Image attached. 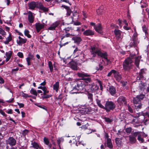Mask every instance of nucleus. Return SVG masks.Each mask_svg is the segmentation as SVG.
I'll return each instance as SVG.
<instances>
[{"label": "nucleus", "mask_w": 149, "mask_h": 149, "mask_svg": "<svg viewBox=\"0 0 149 149\" xmlns=\"http://www.w3.org/2000/svg\"><path fill=\"white\" fill-rule=\"evenodd\" d=\"M115 140L117 145L118 146H120L121 142V139L118 138H116L115 139Z\"/></svg>", "instance_id": "72a5a7b5"}, {"label": "nucleus", "mask_w": 149, "mask_h": 149, "mask_svg": "<svg viewBox=\"0 0 149 149\" xmlns=\"http://www.w3.org/2000/svg\"><path fill=\"white\" fill-rule=\"evenodd\" d=\"M115 107V104L112 101L106 102L105 107L103 109H105L107 111H109L111 110H113Z\"/></svg>", "instance_id": "39448f33"}, {"label": "nucleus", "mask_w": 149, "mask_h": 149, "mask_svg": "<svg viewBox=\"0 0 149 149\" xmlns=\"http://www.w3.org/2000/svg\"><path fill=\"white\" fill-rule=\"evenodd\" d=\"M28 20L30 23H32L33 22L34 18L33 17L32 13L31 11H29L28 12Z\"/></svg>", "instance_id": "aec40b11"}, {"label": "nucleus", "mask_w": 149, "mask_h": 149, "mask_svg": "<svg viewBox=\"0 0 149 149\" xmlns=\"http://www.w3.org/2000/svg\"><path fill=\"white\" fill-rule=\"evenodd\" d=\"M29 131L27 130H25L22 132V134L24 136H25L29 132Z\"/></svg>", "instance_id": "0e129e2a"}, {"label": "nucleus", "mask_w": 149, "mask_h": 149, "mask_svg": "<svg viewBox=\"0 0 149 149\" xmlns=\"http://www.w3.org/2000/svg\"><path fill=\"white\" fill-rule=\"evenodd\" d=\"M115 70H111V71L108 73L107 75V76L108 77H110L112 73H113L114 74V72H115Z\"/></svg>", "instance_id": "5fc2aeb1"}, {"label": "nucleus", "mask_w": 149, "mask_h": 149, "mask_svg": "<svg viewBox=\"0 0 149 149\" xmlns=\"http://www.w3.org/2000/svg\"><path fill=\"white\" fill-rule=\"evenodd\" d=\"M109 92L112 95H114L116 93V88L113 86H110L108 90Z\"/></svg>", "instance_id": "6ab92c4d"}, {"label": "nucleus", "mask_w": 149, "mask_h": 149, "mask_svg": "<svg viewBox=\"0 0 149 149\" xmlns=\"http://www.w3.org/2000/svg\"><path fill=\"white\" fill-rule=\"evenodd\" d=\"M139 62L140 59L139 58H136L135 60V64L138 68H139Z\"/></svg>", "instance_id": "f704fd0d"}, {"label": "nucleus", "mask_w": 149, "mask_h": 149, "mask_svg": "<svg viewBox=\"0 0 149 149\" xmlns=\"http://www.w3.org/2000/svg\"><path fill=\"white\" fill-rule=\"evenodd\" d=\"M0 34L3 36H5L6 33L3 30L2 28L0 27Z\"/></svg>", "instance_id": "09e8293b"}, {"label": "nucleus", "mask_w": 149, "mask_h": 149, "mask_svg": "<svg viewBox=\"0 0 149 149\" xmlns=\"http://www.w3.org/2000/svg\"><path fill=\"white\" fill-rule=\"evenodd\" d=\"M60 24L59 21H56L53 23L48 28V29L50 30H54Z\"/></svg>", "instance_id": "f8f14e48"}, {"label": "nucleus", "mask_w": 149, "mask_h": 149, "mask_svg": "<svg viewBox=\"0 0 149 149\" xmlns=\"http://www.w3.org/2000/svg\"><path fill=\"white\" fill-rule=\"evenodd\" d=\"M16 140L13 137H10L6 141V143L11 146H14L16 144Z\"/></svg>", "instance_id": "9b49d317"}, {"label": "nucleus", "mask_w": 149, "mask_h": 149, "mask_svg": "<svg viewBox=\"0 0 149 149\" xmlns=\"http://www.w3.org/2000/svg\"><path fill=\"white\" fill-rule=\"evenodd\" d=\"M94 28L95 30L99 33L102 34V27L100 24H98L94 26Z\"/></svg>", "instance_id": "a211bd4d"}, {"label": "nucleus", "mask_w": 149, "mask_h": 149, "mask_svg": "<svg viewBox=\"0 0 149 149\" xmlns=\"http://www.w3.org/2000/svg\"><path fill=\"white\" fill-rule=\"evenodd\" d=\"M48 64L50 70L51 72H52L53 70V66L52 63L51 61H49L48 62Z\"/></svg>", "instance_id": "e433bc0d"}, {"label": "nucleus", "mask_w": 149, "mask_h": 149, "mask_svg": "<svg viewBox=\"0 0 149 149\" xmlns=\"http://www.w3.org/2000/svg\"><path fill=\"white\" fill-rule=\"evenodd\" d=\"M69 66L74 70H77V63L74 61H72L68 64Z\"/></svg>", "instance_id": "2eb2a0df"}, {"label": "nucleus", "mask_w": 149, "mask_h": 149, "mask_svg": "<svg viewBox=\"0 0 149 149\" xmlns=\"http://www.w3.org/2000/svg\"><path fill=\"white\" fill-rule=\"evenodd\" d=\"M14 101V98H12L11 99L9 100L6 101V102L8 103H12Z\"/></svg>", "instance_id": "774afa93"}, {"label": "nucleus", "mask_w": 149, "mask_h": 149, "mask_svg": "<svg viewBox=\"0 0 149 149\" xmlns=\"http://www.w3.org/2000/svg\"><path fill=\"white\" fill-rule=\"evenodd\" d=\"M145 86V84L142 81H141L140 83L139 84V87L141 90Z\"/></svg>", "instance_id": "c03bdc74"}, {"label": "nucleus", "mask_w": 149, "mask_h": 149, "mask_svg": "<svg viewBox=\"0 0 149 149\" xmlns=\"http://www.w3.org/2000/svg\"><path fill=\"white\" fill-rule=\"evenodd\" d=\"M64 139L63 137L58 138V139L57 140V142L58 146L60 147V143L61 142H62L64 141Z\"/></svg>", "instance_id": "c9c22d12"}, {"label": "nucleus", "mask_w": 149, "mask_h": 149, "mask_svg": "<svg viewBox=\"0 0 149 149\" xmlns=\"http://www.w3.org/2000/svg\"><path fill=\"white\" fill-rule=\"evenodd\" d=\"M142 29H143V31L144 32L146 35L148 34V33H147V29H146V27L145 25H143L142 26Z\"/></svg>", "instance_id": "4d7b16f0"}, {"label": "nucleus", "mask_w": 149, "mask_h": 149, "mask_svg": "<svg viewBox=\"0 0 149 149\" xmlns=\"http://www.w3.org/2000/svg\"><path fill=\"white\" fill-rule=\"evenodd\" d=\"M83 34L86 36H91L94 34V33L92 30H88L85 31L84 33Z\"/></svg>", "instance_id": "a878e982"}, {"label": "nucleus", "mask_w": 149, "mask_h": 149, "mask_svg": "<svg viewBox=\"0 0 149 149\" xmlns=\"http://www.w3.org/2000/svg\"><path fill=\"white\" fill-rule=\"evenodd\" d=\"M141 101L144 98L145 95L143 94H140L136 96Z\"/></svg>", "instance_id": "49530a36"}, {"label": "nucleus", "mask_w": 149, "mask_h": 149, "mask_svg": "<svg viewBox=\"0 0 149 149\" xmlns=\"http://www.w3.org/2000/svg\"><path fill=\"white\" fill-rule=\"evenodd\" d=\"M35 26L37 32H39L41 29L44 28L45 24H42L39 23H36Z\"/></svg>", "instance_id": "dca6fc26"}, {"label": "nucleus", "mask_w": 149, "mask_h": 149, "mask_svg": "<svg viewBox=\"0 0 149 149\" xmlns=\"http://www.w3.org/2000/svg\"><path fill=\"white\" fill-rule=\"evenodd\" d=\"M42 90L43 91V94L44 95H45L47 93L49 92V91L47 90L45 87H43V88Z\"/></svg>", "instance_id": "a18cd8bd"}, {"label": "nucleus", "mask_w": 149, "mask_h": 149, "mask_svg": "<svg viewBox=\"0 0 149 149\" xmlns=\"http://www.w3.org/2000/svg\"><path fill=\"white\" fill-rule=\"evenodd\" d=\"M137 139L141 143H143L144 141V139L142 137L141 134H140V135L138 136Z\"/></svg>", "instance_id": "a19ab883"}, {"label": "nucleus", "mask_w": 149, "mask_h": 149, "mask_svg": "<svg viewBox=\"0 0 149 149\" xmlns=\"http://www.w3.org/2000/svg\"><path fill=\"white\" fill-rule=\"evenodd\" d=\"M129 137L130 142L131 143L133 144L136 143V139L135 137L132 135H130L129 136Z\"/></svg>", "instance_id": "bb28decb"}, {"label": "nucleus", "mask_w": 149, "mask_h": 149, "mask_svg": "<svg viewBox=\"0 0 149 149\" xmlns=\"http://www.w3.org/2000/svg\"><path fill=\"white\" fill-rule=\"evenodd\" d=\"M32 146L30 147L31 149H38L40 148V146L38 143L35 142H32Z\"/></svg>", "instance_id": "4be33fe9"}, {"label": "nucleus", "mask_w": 149, "mask_h": 149, "mask_svg": "<svg viewBox=\"0 0 149 149\" xmlns=\"http://www.w3.org/2000/svg\"><path fill=\"white\" fill-rule=\"evenodd\" d=\"M86 88L87 90L92 93L95 92L98 89L99 87L94 83H91L89 85H87L86 86Z\"/></svg>", "instance_id": "20e7f679"}, {"label": "nucleus", "mask_w": 149, "mask_h": 149, "mask_svg": "<svg viewBox=\"0 0 149 149\" xmlns=\"http://www.w3.org/2000/svg\"><path fill=\"white\" fill-rule=\"evenodd\" d=\"M127 107L128 110L131 113H132L133 112V110L132 109L129 105H128Z\"/></svg>", "instance_id": "69168bd1"}, {"label": "nucleus", "mask_w": 149, "mask_h": 149, "mask_svg": "<svg viewBox=\"0 0 149 149\" xmlns=\"http://www.w3.org/2000/svg\"><path fill=\"white\" fill-rule=\"evenodd\" d=\"M107 146L110 148H111L113 147L111 140L110 139L107 138Z\"/></svg>", "instance_id": "7c9ffc66"}, {"label": "nucleus", "mask_w": 149, "mask_h": 149, "mask_svg": "<svg viewBox=\"0 0 149 149\" xmlns=\"http://www.w3.org/2000/svg\"><path fill=\"white\" fill-rule=\"evenodd\" d=\"M132 130V128L131 127H129L126 128L125 130L127 133L130 134Z\"/></svg>", "instance_id": "8fccbe9b"}, {"label": "nucleus", "mask_w": 149, "mask_h": 149, "mask_svg": "<svg viewBox=\"0 0 149 149\" xmlns=\"http://www.w3.org/2000/svg\"><path fill=\"white\" fill-rule=\"evenodd\" d=\"M141 134V132H135L132 133V135L136 138V137L139 136Z\"/></svg>", "instance_id": "473e14b6"}, {"label": "nucleus", "mask_w": 149, "mask_h": 149, "mask_svg": "<svg viewBox=\"0 0 149 149\" xmlns=\"http://www.w3.org/2000/svg\"><path fill=\"white\" fill-rule=\"evenodd\" d=\"M64 95L63 94H60L58 97V99H61L64 97Z\"/></svg>", "instance_id": "338daca9"}, {"label": "nucleus", "mask_w": 149, "mask_h": 149, "mask_svg": "<svg viewBox=\"0 0 149 149\" xmlns=\"http://www.w3.org/2000/svg\"><path fill=\"white\" fill-rule=\"evenodd\" d=\"M114 33L117 40H120L122 39L123 36L121 35L122 32L120 30L115 29L114 31Z\"/></svg>", "instance_id": "9d476101"}, {"label": "nucleus", "mask_w": 149, "mask_h": 149, "mask_svg": "<svg viewBox=\"0 0 149 149\" xmlns=\"http://www.w3.org/2000/svg\"><path fill=\"white\" fill-rule=\"evenodd\" d=\"M40 8L41 10H43L44 12H47L48 10V9L43 6H40Z\"/></svg>", "instance_id": "de8ad7c7"}, {"label": "nucleus", "mask_w": 149, "mask_h": 149, "mask_svg": "<svg viewBox=\"0 0 149 149\" xmlns=\"http://www.w3.org/2000/svg\"><path fill=\"white\" fill-rule=\"evenodd\" d=\"M113 75L114 77L118 81H119L121 79V76L119 73L116 70L115 71V72H114Z\"/></svg>", "instance_id": "393cba45"}, {"label": "nucleus", "mask_w": 149, "mask_h": 149, "mask_svg": "<svg viewBox=\"0 0 149 149\" xmlns=\"http://www.w3.org/2000/svg\"><path fill=\"white\" fill-rule=\"evenodd\" d=\"M73 16L74 17H72V18L73 21L75 19H77V16H78V14L77 12H74L73 14Z\"/></svg>", "instance_id": "58836bf2"}, {"label": "nucleus", "mask_w": 149, "mask_h": 149, "mask_svg": "<svg viewBox=\"0 0 149 149\" xmlns=\"http://www.w3.org/2000/svg\"><path fill=\"white\" fill-rule=\"evenodd\" d=\"M22 96L23 97L25 98H27V97H31V95H28L27 94L25 93H22Z\"/></svg>", "instance_id": "e2e57ef3"}, {"label": "nucleus", "mask_w": 149, "mask_h": 149, "mask_svg": "<svg viewBox=\"0 0 149 149\" xmlns=\"http://www.w3.org/2000/svg\"><path fill=\"white\" fill-rule=\"evenodd\" d=\"M72 39L74 41L75 43L77 44H79L82 40L81 38L79 37H73Z\"/></svg>", "instance_id": "cd10ccee"}, {"label": "nucleus", "mask_w": 149, "mask_h": 149, "mask_svg": "<svg viewBox=\"0 0 149 149\" xmlns=\"http://www.w3.org/2000/svg\"><path fill=\"white\" fill-rule=\"evenodd\" d=\"M139 43V41L138 40L132 39L129 46L130 47H135L137 46L138 44Z\"/></svg>", "instance_id": "4468645a"}, {"label": "nucleus", "mask_w": 149, "mask_h": 149, "mask_svg": "<svg viewBox=\"0 0 149 149\" xmlns=\"http://www.w3.org/2000/svg\"><path fill=\"white\" fill-rule=\"evenodd\" d=\"M138 34L137 33H134L132 39L138 40L137 38Z\"/></svg>", "instance_id": "603ef678"}, {"label": "nucleus", "mask_w": 149, "mask_h": 149, "mask_svg": "<svg viewBox=\"0 0 149 149\" xmlns=\"http://www.w3.org/2000/svg\"><path fill=\"white\" fill-rule=\"evenodd\" d=\"M134 61L132 58L129 57L125 59L123 63V68L125 70L129 71L133 66Z\"/></svg>", "instance_id": "f03ea898"}, {"label": "nucleus", "mask_w": 149, "mask_h": 149, "mask_svg": "<svg viewBox=\"0 0 149 149\" xmlns=\"http://www.w3.org/2000/svg\"><path fill=\"white\" fill-rule=\"evenodd\" d=\"M104 119L105 121L108 123H111L113 121L112 119H110L109 118L107 117H105Z\"/></svg>", "instance_id": "3c124183"}, {"label": "nucleus", "mask_w": 149, "mask_h": 149, "mask_svg": "<svg viewBox=\"0 0 149 149\" xmlns=\"http://www.w3.org/2000/svg\"><path fill=\"white\" fill-rule=\"evenodd\" d=\"M96 102L97 105L102 108H104V107L100 103V101L98 99H96Z\"/></svg>", "instance_id": "4c0bfd02"}, {"label": "nucleus", "mask_w": 149, "mask_h": 149, "mask_svg": "<svg viewBox=\"0 0 149 149\" xmlns=\"http://www.w3.org/2000/svg\"><path fill=\"white\" fill-rule=\"evenodd\" d=\"M27 41V39L26 38H23L20 36L18 37V40H17V43L19 45L22 46L23 44L26 43Z\"/></svg>", "instance_id": "ddd939ff"}, {"label": "nucleus", "mask_w": 149, "mask_h": 149, "mask_svg": "<svg viewBox=\"0 0 149 149\" xmlns=\"http://www.w3.org/2000/svg\"><path fill=\"white\" fill-rule=\"evenodd\" d=\"M70 93L72 94L74 93H82L81 91H80L76 85L73 87L72 90L70 92Z\"/></svg>", "instance_id": "f3484780"}, {"label": "nucleus", "mask_w": 149, "mask_h": 149, "mask_svg": "<svg viewBox=\"0 0 149 149\" xmlns=\"http://www.w3.org/2000/svg\"><path fill=\"white\" fill-rule=\"evenodd\" d=\"M51 96H52L51 95H46V94L45 95H44L42 96V99L47 98H49L51 97Z\"/></svg>", "instance_id": "052dcab7"}, {"label": "nucleus", "mask_w": 149, "mask_h": 149, "mask_svg": "<svg viewBox=\"0 0 149 149\" xmlns=\"http://www.w3.org/2000/svg\"><path fill=\"white\" fill-rule=\"evenodd\" d=\"M17 56L21 58H23L24 57V56L23 53L21 52H19L17 54Z\"/></svg>", "instance_id": "bf43d9fd"}, {"label": "nucleus", "mask_w": 149, "mask_h": 149, "mask_svg": "<svg viewBox=\"0 0 149 149\" xmlns=\"http://www.w3.org/2000/svg\"><path fill=\"white\" fill-rule=\"evenodd\" d=\"M37 4L34 1H32L29 4V8L31 10H34L36 7Z\"/></svg>", "instance_id": "b1692460"}, {"label": "nucleus", "mask_w": 149, "mask_h": 149, "mask_svg": "<svg viewBox=\"0 0 149 149\" xmlns=\"http://www.w3.org/2000/svg\"><path fill=\"white\" fill-rule=\"evenodd\" d=\"M81 79L78 80L76 81V86L78 88L80 91H81L82 93L86 91V88H84V82L81 81Z\"/></svg>", "instance_id": "423d86ee"}, {"label": "nucleus", "mask_w": 149, "mask_h": 149, "mask_svg": "<svg viewBox=\"0 0 149 149\" xmlns=\"http://www.w3.org/2000/svg\"><path fill=\"white\" fill-rule=\"evenodd\" d=\"M43 141L44 143L46 145L48 146L49 149L51 148L52 144L50 143L49 139L48 138L46 137H44L43 139Z\"/></svg>", "instance_id": "412c9836"}, {"label": "nucleus", "mask_w": 149, "mask_h": 149, "mask_svg": "<svg viewBox=\"0 0 149 149\" xmlns=\"http://www.w3.org/2000/svg\"><path fill=\"white\" fill-rule=\"evenodd\" d=\"M145 73L144 70L143 69L141 70V71L139 72V75L137 77V80H139L141 78H142L143 77V74Z\"/></svg>", "instance_id": "c85d7f7f"}, {"label": "nucleus", "mask_w": 149, "mask_h": 149, "mask_svg": "<svg viewBox=\"0 0 149 149\" xmlns=\"http://www.w3.org/2000/svg\"><path fill=\"white\" fill-rule=\"evenodd\" d=\"M62 7H63L67 10V13L66 14L68 16H69L72 13V11L70 7L67 6L63 5L61 6Z\"/></svg>", "instance_id": "5701e85b"}, {"label": "nucleus", "mask_w": 149, "mask_h": 149, "mask_svg": "<svg viewBox=\"0 0 149 149\" xmlns=\"http://www.w3.org/2000/svg\"><path fill=\"white\" fill-rule=\"evenodd\" d=\"M120 83L122 84V85L123 86H125L127 85V82L126 81H121Z\"/></svg>", "instance_id": "13d9d810"}, {"label": "nucleus", "mask_w": 149, "mask_h": 149, "mask_svg": "<svg viewBox=\"0 0 149 149\" xmlns=\"http://www.w3.org/2000/svg\"><path fill=\"white\" fill-rule=\"evenodd\" d=\"M88 98L89 100V102H92L93 100V95L91 93H89L88 95Z\"/></svg>", "instance_id": "37998d69"}, {"label": "nucleus", "mask_w": 149, "mask_h": 149, "mask_svg": "<svg viewBox=\"0 0 149 149\" xmlns=\"http://www.w3.org/2000/svg\"><path fill=\"white\" fill-rule=\"evenodd\" d=\"M35 59V58L33 55L30 52L29 53L28 57L26 58L27 65H30L31 64V61L32 60H34Z\"/></svg>", "instance_id": "1a4fd4ad"}, {"label": "nucleus", "mask_w": 149, "mask_h": 149, "mask_svg": "<svg viewBox=\"0 0 149 149\" xmlns=\"http://www.w3.org/2000/svg\"><path fill=\"white\" fill-rule=\"evenodd\" d=\"M29 31L27 30L26 29L24 31V33L25 36H26L28 38H31V36L29 34Z\"/></svg>", "instance_id": "ea45409f"}, {"label": "nucleus", "mask_w": 149, "mask_h": 149, "mask_svg": "<svg viewBox=\"0 0 149 149\" xmlns=\"http://www.w3.org/2000/svg\"><path fill=\"white\" fill-rule=\"evenodd\" d=\"M77 75L79 77H81V79L86 84L90 83L92 81L90 75L87 73L84 72L78 73H77Z\"/></svg>", "instance_id": "7ed1b4c3"}, {"label": "nucleus", "mask_w": 149, "mask_h": 149, "mask_svg": "<svg viewBox=\"0 0 149 149\" xmlns=\"http://www.w3.org/2000/svg\"><path fill=\"white\" fill-rule=\"evenodd\" d=\"M90 52L91 54L93 55V57H95L96 54H97L99 56L104 58L108 62L109 61L107 58V53L106 52L104 53L102 52L97 47H91Z\"/></svg>", "instance_id": "f257e3e1"}, {"label": "nucleus", "mask_w": 149, "mask_h": 149, "mask_svg": "<svg viewBox=\"0 0 149 149\" xmlns=\"http://www.w3.org/2000/svg\"><path fill=\"white\" fill-rule=\"evenodd\" d=\"M19 70V68H17L15 69H13L12 70L11 73L12 74L16 73V72Z\"/></svg>", "instance_id": "6e6d98bb"}, {"label": "nucleus", "mask_w": 149, "mask_h": 149, "mask_svg": "<svg viewBox=\"0 0 149 149\" xmlns=\"http://www.w3.org/2000/svg\"><path fill=\"white\" fill-rule=\"evenodd\" d=\"M0 113L5 117H6L7 116V115L3 111V110L1 109L0 110Z\"/></svg>", "instance_id": "680f3d73"}, {"label": "nucleus", "mask_w": 149, "mask_h": 149, "mask_svg": "<svg viewBox=\"0 0 149 149\" xmlns=\"http://www.w3.org/2000/svg\"><path fill=\"white\" fill-rule=\"evenodd\" d=\"M133 102L135 104L136 109H140L141 107V103L140 100L138 98L137 96L134 97Z\"/></svg>", "instance_id": "0eeeda50"}, {"label": "nucleus", "mask_w": 149, "mask_h": 149, "mask_svg": "<svg viewBox=\"0 0 149 149\" xmlns=\"http://www.w3.org/2000/svg\"><path fill=\"white\" fill-rule=\"evenodd\" d=\"M117 102L118 104L120 105L124 104L125 105H127V100L123 96H120L118 99Z\"/></svg>", "instance_id": "6e6552de"}, {"label": "nucleus", "mask_w": 149, "mask_h": 149, "mask_svg": "<svg viewBox=\"0 0 149 149\" xmlns=\"http://www.w3.org/2000/svg\"><path fill=\"white\" fill-rule=\"evenodd\" d=\"M59 87V82L57 81L55 84L53 85L54 89L55 90L56 92H57Z\"/></svg>", "instance_id": "2f4dec72"}, {"label": "nucleus", "mask_w": 149, "mask_h": 149, "mask_svg": "<svg viewBox=\"0 0 149 149\" xmlns=\"http://www.w3.org/2000/svg\"><path fill=\"white\" fill-rule=\"evenodd\" d=\"M12 40V36L10 34H9V36L6 38V40L4 42V43L6 45L8 44L9 42L11 41Z\"/></svg>", "instance_id": "c756f323"}, {"label": "nucleus", "mask_w": 149, "mask_h": 149, "mask_svg": "<svg viewBox=\"0 0 149 149\" xmlns=\"http://www.w3.org/2000/svg\"><path fill=\"white\" fill-rule=\"evenodd\" d=\"M30 93L35 96H37V92L36 90L33 88H32L30 91Z\"/></svg>", "instance_id": "79ce46f5"}, {"label": "nucleus", "mask_w": 149, "mask_h": 149, "mask_svg": "<svg viewBox=\"0 0 149 149\" xmlns=\"http://www.w3.org/2000/svg\"><path fill=\"white\" fill-rule=\"evenodd\" d=\"M6 55L7 57H8L10 58L12 55L11 52L9 51L8 52H6Z\"/></svg>", "instance_id": "864d4df0"}]
</instances>
